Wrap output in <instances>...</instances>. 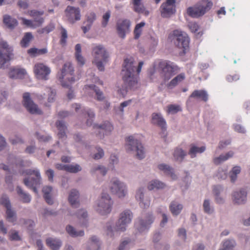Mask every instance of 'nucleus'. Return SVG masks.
I'll list each match as a JSON object with an SVG mask.
<instances>
[{
  "label": "nucleus",
  "instance_id": "33",
  "mask_svg": "<svg viewBox=\"0 0 250 250\" xmlns=\"http://www.w3.org/2000/svg\"><path fill=\"white\" fill-rule=\"evenodd\" d=\"M3 23L9 28L13 29L18 25V21L16 19L12 18L9 15L3 16Z\"/></svg>",
  "mask_w": 250,
  "mask_h": 250
},
{
  "label": "nucleus",
  "instance_id": "53",
  "mask_svg": "<svg viewBox=\"0 0 250 250\" xmlns=\"http://www.w3.org/2000/svg\"><path fill=\"white\" fill-rule=\"evenodd\" d=\"M0 204L4 206L6 208L10 207V201L6 195H3L0 198Z\"/></svg>",
  "mask_w": 250,
  "mask_h": 250
},
{
  "label": "nucleus",
  "instance_id": "32",
  "mask_svg": "<svg viewBox=\"0 0 250 250\" xmlns=\"http://www.w3.org/2000/svg\"><path fill=\"white\" fill-rule=\"evenodd\" d=\"M46 245L53 250H58L61 246V241L57 239L48 238L46 240Z\"/></svg>",
  "mask_w": 250,
  "mask_h": 250
},
{
  "label": "nucleus",
  "instance_id": "41",
  "mask_svg": "<svg viewBox=\"0 0 250 250\" xmlns=\"http://www.w3.org/2000/svg\"><path fill=\"white\" fill-rule=\"evenodd\" d=\"M66 230L67 233L72 237L81 236L84 235V231L83 230L77 231L71 226L68 225L66 227Z\"/></svg>",
  "mask_w": 250,
  "mask_h": 250
},
{
  "label": "nucleus",
  "instance_id": "11",
  "mask_svg": "<svg viewBox=\"0 0 250 250\" xmlns=\"http://www.w3.org/2000/svg\"><path fill=\"white\" fill-rule=\"evenodd\" d=\"M23 104L27 110L32 114H42V111L38 107L31 99L30 94L28 92L24 93L23 95Z\"/></svg>",
  "mask_w": 250,
  "mask_h": 250
},
{
  "label": "nucleus",
  "instance_id": "49",
  "mask_svg": "<svg viewBox=\"0 0 250 250\" xmlns=\"http://www.w3.org/2000/svg\"><path fill=\"white\" fill-rule=\"evenodd\" d=\"M235 243L233 240H226L223 243V249L219 250H231L235 246Z\"/></svg>",
  "mask_w": 250,
  "mask_h": 250
},
{
  "label": "nucleus",
  "instance_id": "25",
  "mask_svg": "<svg viewBox=\"0 0 250 250\" xmlns=\"http://www.w3.org/2000/svg\"><path fill=\"white\" fill-rule=\"evenodd\" d=\"M186 79V75L184 73H181L173 78L167 85L169 89H172L182 82Z\"/></svg>",
  "mask_w": 250,
  "mask_h": 250
},
{
  "label": "nucleus",
  "instance_id": "8",
  "mask_svg": "<svg viewBox=\"0 0 250 250\" xmlns=\"http://www.w3.org/2000/svg\"><path fill=\"white\" fill-rule=\"evenodd\" d=\"M125 148L127 151H135L136 157L142 159L145 157V150L140 141L135 138L133 136H130L126 138Z\"/></svg>",
  "mask_w": 250,
  "mask_h": 250
},
{
  "label": "nucleus",
  "instance_id": "23",
  "mask_svg": "<svg viewBox=\"0 0 250 250\" xmlns=\"http://www.w3.org/2000/svg\"><path fill=\"white\" fill-rule=\"evenodd\" d=\"M247 192L245 189H241L233 193V201L235 204H243L246 200Z\"/></svg>",
  "mask_w": 250,
  "mask_h": 250
},
{
  "label": "nucleus",
  "instance_id": "62",
  "mask_svg": "<svg viewBox=\"0 0 250 250\" xmlns=\"http://www.w3.org/2000/svg\"><path fill=\"white\" fill-rule=\"evenodd\" d=\"M98 152L94 155L93 158L96 160H98L103 157L104 155V152L100 147L97 148Z\"/></svg>",
  "mask_w": 250,
  "mask_h": 250
},
{
  "label": "nucleus",
  "instance_id": "2",
  "mask_svg": "<svg viewBox=\"0 0 250 250\" xmlns=\"http://www.w3.org/2000/svg\"><path fill=\"white\" fill-rule=\"evenodd\" d=\"M132 218L133 214L130 210L123 211L120 213L119 218L113 229L110 226L107 227V235L112 237L115 234L117 235L119 232L125 231L127 225L131 223Z\"/></svg>",
  "mask_w": 250,
  "mask_h": 250
},
{
  "label": "nucleus",
  "instance_id": "27",
  "mask_svg": "<svg viewBox=\"0 0 250 250\" xmlns=\"http://www.w3.org/2000/svg\"><path fill=\"white\" fill-rule=\"evenodd\" d=\"M26 74L23 69L11 68L9 72V76L12 79L22 78Z\"/></svg>",
  "mask_w": 250,
  "mask_h": 250
},
{
  "label": "nucleus",
  "instance_id": "15",
  "mask_svg": "<svg viewBox=\"0 0 250 250\" xmlns=\"http://www.w3.org/2000/svg\"><path fill=\"white\" fill-rule=\"evenodd\" d=\"M175 0H167L165 2L162 4L160 11L163 17H169L175 13Z\"/></svg>",
  "mask_w": 250,
  "mask_h": 250
},
{
  "label": "nucleus",
  "instance_id": "30",
  "mask_svg": "<svg viewBox=\"0 0 250 250\" xmlns=\"http://www.w3.org/2000/svg\"><path fill=\"white\" fill-rule=\"evenodd\" d=\"M190 97L200 99L204 102H207L208 100V95L207 92L204 90H194L190 95Z\"/></svg>",
  "mask_w": 250,
  "mask_h": 250
},
{
  "label": "nucleus",
  "instance_id": "46",
  "mask_svg": "<svg viewBox=\"0 0 250 250\" xmlns=\"http://www.w3.org/2000/svg\"><path fill=\"white\" fill-rule=\"evenodd\" d=\"M45 91L48 95L47 99L48 102L49 103L53 102L55 100V98L56 94V91L50 87H46Z\"/></svg>",
  "mask_w": 250,
  "mask_h": 250
},
{
  "label": "nucleus",
  "instance_id": "55",
  "mask_svg": "<svg viewBox=\"0 0 250 250\" xmlns=\"http://www.w3.org/2000/svg\"><path fill=\"white\" fill-rule=\"evenodd\" d=\"M239 78V76L237 74H229L226 76V80L229 83L236 82L238 80Z\"/></svg>",
  "mask_w": 250,
  "mask_h": 250
},
{
  "label": "nucleus",
  "instance_id": "26",
  "mask_svg": "<svg viewBox=\"0 0 250 250\" xmlns=\"http://www.w3.org/2000/svg\"><path fill=\"white\" fill-rule=\"evenodd\" d=\"M136 198L139 201V205L142 208H146L150 205V201L147 199H144L143 189H139L136 193Z\"/></svg>",
  "mask_w": 250,
  "mask_h": 250
},
{
  "label": "nucleus",
  "instance_id": "34",
  "mask_svg": "<svg viewBox=\"0 0 250 250\" xmlns=\"http://www.w3.org/2000/svg\"><path fill=\"white\" fill-rule=\"evenodd\" d=\"M187 155V153L182 149L177 147L175 149L173 155L176 161L181 162L185 156Z\"/></svg>",
  "mask_w": 250,
  "mask_h": 250
},
{
  "label": "nucleus",
  "instance_id": "50",
  "mask_svg": "<svg viewBox=\"0 0 250 250\" xmlns=\"http://www.w3.org/2000/svg\"><path fill=\"white\" fill-rule=\"evenodd\" d=\"M181 110V108L179 105L170 104L167 106V112L168 113L175 114Z\"/></svg>",
  "mask_w": 250,
  "mask_h": 250
},
{
  "label": "nucleus",
  "instance_id": "17",
  "mask_svg": "<svg viewBox=\"0 0 250 250\" xmlns=\"http://www.w3.org/2000/svg\"><path fill=\"white\" fill-rule=\"evenodd\" d=\"M34 72L38 79L47 80L48 76L50 73L49 67L42 63H37L34 67Z\"/></svg>",
  "mask_w": 250,
  "mask_h": 250
},
{
  "label": "nucleus",
  "instance_id": "43",
  "mask_svg": "<svg viewBox=\"0 0 250 250\" xmlns=\"http://www.w3.org/2000/svg\"><path fill=\"white\" fill-rule=\"evenodd\" d=\"M233 155V152L232 151H229L228 152L227 154H226L225 155H220L219 157L215 158L214 159L213 161L214 163L218 165L220 164V163L225 161L227 160H228L229 158L232 157Z\"/></svg>",
  "mask_w": 250,
  "mask_h": 250
},
{
  "label": "nucleus",
  "instance_id": "18",
  "mask_svg": "<svg viewBox=\"0 0 250 250\" xmlns=\"http://www.w3.org/2000/svg\"><path fill=\"white\" fill-rule=\"evenodd\" d=\"M167 126L165 120L161 115L157 114V132L164 142H166Z\"/></svg>",
  "mask_w": 250,
  "mask_h": 250
},
{
  "label": "nucleus",
  "instance_id": "44",
  "mask_svg": "<svg viewBox=\"0 0 250 250\" xmlns=\"http://www.w3.org/2000/svg\"><path fill=\"white\" fill-rule=\"evenodd\" d=\"M100 244L96 236H94L90 238V243L87 250H99Z\"/></svg>",
  "mask_w": 250,
  "mask_h": 250
},
{
  "label": "nucleus",
  "instance_id": "51",
  "mask_svg": "<svg viewBox=\"0 0 250 250\" xmlns=\"http://www.w3.org/2000/svg\"><path fill=\"white\" fill-rule=\"evenodd\" d=\"M222 188L220 186H214L213 188V192L214 195L216 196L215 200L217 203L220 204L222 203L223 201V200L222 198L219 197L218 196V194L220 193V190Z\"/></svg>",
  "mask_w": 250,
  "mask_h": 250
},
{
  "label": "nucleus",
  "instance_id": "60",
  "mask_svg": "<svg viewBox=\"0 0 250 250\" xmlns=\"http://www.w3.org/2000/svg\"><path fill=\"white\" fill-rule=\"evenodd\" d=\"M61 43L62 44H64L66 43V39L67 38V31L64 28H62L61 31Z\"/></svg>",
  "mask_w": 250,
  "mask_h": 250
},
{
  "label": "nucleus",
  "instance_id": "14",
  "mask_svg": "<svg viewBox=\"0 0 250 250\" xmlns=\"http://www.w3.org/2000/svg\"><path fill=\"white\" fill-rule=\"evenodd\" d=\"M12 51V48L6 42H0V68L9 60Z\"/></svg>",
  "mask_w": 250,
  "mask_h": 250
},
{
  "label": "nucleus",
  "instance_id": "37",
  "mask_svg": "<svg viewBox=\"0 0 250 250\" xmlns=\"http://www.w3.org/2000/svg\"><path fill=\"white\" fill-rule=\"evenodd\" d=\"M17 191L18 195L21 198L22 202L25 203H29L31 201L30 195L24 192L20 187H17Z\"/></svg>",
  "mask_w": 250,
  "mask_h": 250
},
{
  "label": "nucleus",
  "instance_id": "64",
  "mask_svg": "<svg viewBox=\"0 0 250 250\" xmlns=\"http://www.w3.org/2000/svg\"><path fill=\"white\" fill-rule=\"evenodd\" d=\"M10 239L11 240L18 241L21 239L20 236L19 235L18 232L16 231L12 232L10 234Z\"/></svg>",
  "mask_w": 250,
  "mask_h": 250
},
{
  "label": "nucleus",
  "instance_id": "21",
  "mask_svg": "<svg viewBox=\"0 0 250 250\" xmlns=\"http://www.w3.org/2000/svg\"><path fill=\"white\" fill-rule=\"evenodd\" d=\"M96 19V15L94 12H90L86 15V20L84 22V25L82 27L83 32L85 34L91 28L94 21Z\"/></svg>",
  "mask_w": 250,
  "mask_h": 250
},
{
  "label": "nucleus",
  "instance_id": "19",
  "mask_svg": "<svg viewBox=\"0 0 250 250\" xmlns=\"http://www.w3.org/2000/svg\"><path fill=\"white\" fill-rule=\"evenodd\" d=\"M28 13L30 17L34 19L33 21H34L36 28L41 26L44 22V18L42 17L44 14L43 11L32 10L29 11Z\"/></svg>",
  "mask_w": 250,
  "mask_h": 250
},
{
  "label": "nucleus",
  "instance_id": "39",
  "mask_svg": "<svg viewBox=\"0 0 250 250\" xmlns=\"http://www.w3.org/2000/svg\"><path fill=\"white\" fill-rule=\"evenodd\" d=\"M205 149L206 147L204 146L198 147L194 145H191V148L189 151L188 154L190 155L191 158H194L196 156L197 153H202Z\"/></svg>",
  "mask_w": 250,
  "mask_h": 250
},
{
  "label": "nucleus",
  "instance_id": "7",
  "mask_svg": "<svg viewBox=\"0 0 250 250\" xmlns=\"http://www.w3.org/2000/svg\"><path fill=\"white\" fill-rule=\"evenodd\" d=\"M74 68L70 62H66L61 70L59 79L63 87L69 88L72 83L79 79V77L75 78L74 75Z\"/></svg>",
  "mask_w": 250,
  "mask_h": 250
},
{
  "label": "nucleus",
  "instance_id": "56",
  "mask_svg": "<svg viewBox=\"0 0 250 250\" xmlns=\"http://www.w3.org/2000/svg\"><path fill=\"white\" fill-rule=\"evenodd\" d=\"M21 19L22 20V24L23 25H25L27 27H29L33 28H36L34 21H33L27 20L24 18H21Z\"/></svg>",
  "mask_w": 250,
  "mask_h": 250
},
{
  "label": "nucleus",
  "instance_id": "48",
  "mask_svg": "<svg viewBox=\"0 0 250 250\" xmlns=\"http://www.w3.org/2000/svg\"><path fill=\"white\" fill-rule=\"evenodd\" d=\"M82 170V168L80 165H67L66 171L70 173H77Z\"/></svg>",
  "mask_w": 250,
  "mask_h": 250
},
{
  "label": "nucleus",
  "instance_id": "1",
  "mask_svg": "<svg viewBox=\"0 0 250 250\" xmlns=\"http://www.w3.org/2000/svg\"><path fill=\"white\" fill-rule=\"evenodd\" d=\"M143 64V62H139L138 67L136 69L134 62L132 59L127 58L124 60L122 74L123 80L126 87L125 89H123V92L122 89H119V92L123 95L126 93L127 87L130 89H135L138 87L139 75Z\"/></svg>",
  "mask_w": 250,
  "mask_h": 250
},
{
  "label": "nucleus",
  "instance_id": "31",
  "mask_svg": "<svg viewBox=\"0 0 250 250\" xmlns=\"http://www.w3.org/2000/svg\"><path fill=\"white\" fill-rule=\"evenodd\" d=\"M56 125L59 130L58 134L59 138L66 139L65 131L67 129V127L64 123L63 121H58L56 123Z\"/></svg>",
  "mask_w": 250,
  "mask_h": 250
},
{
  "label": "nucleus",
  "instance_id": "9",
  "mask_svg": "<svg viewBox=\"0 0 250 250\" xmlns=\"http://www.w3.org/2000/svg\"><path fill=\"white\" fill-rule=\"evenodd\" d=\"M28 175H34L35 178H32L31 179L25 178L23 180L24 185L28 188H31L33 191L36 193H38L36 187L40 185L41 184V177L39 171L38 169H27L22 173Z\"/></svg>",
  "mask_w": 250,
  "mask_h": 250
},
{
  "label": "nucleus",
  "instance_id": "54",
  "mask_svg": "<svg viewBox=\"0 0 250 250\" xmlns=\"http://www.w3.org/2000/svg\"><path fill=\"white\" fill-rule=\"evenodd\" d=\"M204 211L207 213H211L213 209L210 208V203L208 200H205L203 203Z\"/></svg>",
  "mask_w": 250,
  "mask_h": 250
},
{
  "label": "nucleus",
  "instance_id": "28",
  "mask_svg": "<svg viewBox=\"0 0 250 250\" xmlns=\"http://www.w3.org/2000/svg\"><path fill=\"white\" fill-rule=\"evenodd\" d=\"M158 168L165 174L171 177L172 179L176 178V175L174 173L173 169L166 164H160L158 166Z\"/></svg>",
  "mask_w": 250,
  "mask_h": 250
},
{
  "label": "nucleus",
  "instance_id": "20",
  "mask_svg": "<svg viewBox=\"0 0 250 250\" xmlns=\"http://www.w3.org/2000/svg\"><path fill=\"white\" fill-rule=\"evenodd\" d=\"M93 127L94 129L97 130V132L100 136L101 138H102L101 134H103V136H104V134L106 135L111 132L113 129V125L107 121L104 122L103 124L100 125H94Z\"/></svg>",
  "mask_w": 250,
  "mask_h": 250
},
{
  "label": "nucleus",
  "instance_id": "36",
  "mask_svg": "<svg viewBox=\"0 0 250 250\" xmlns=\"http://www.w3.org/2000/svg\"><path fill=\"white\" fill-rule=\"evenodd\" d=\"M52 188L50 186H46L43 187L42 189V192L43 193V197L49 205H52L53 203L52 199L51 198L50 193L51 192Z\"/></svg>",
  "mask_w": 250,
  "mask_h": 250
},
{
  "label": "nucleus",
  "instance_id": "47",
  "mask_svg": "<svg viewBox=\"0 0 250 250\" xmlns=\"http://www.w3.org/2000/svg\"><path fill=\"white\" fill-rule=\"evenodd\" d=\"M241 171L240 167L235 166L233 167L231 171L230 172V178L231 181L234 182L235 181L237 178V175L239 174Z\"/></svg>",
  "mask_w": 250,
  "mask_h": 250
},
{
  "label": "nucleus",
  "instance_id": "42",
  "mask_svg": "<svg viewBox=\"0 0 250 250\" xmlns=\"http://www.w3.org/2000/svg\"><path fill=\"white\" fill-rule=\"evenodd\" d=\"M33 39V36L30 32L26 33L21 42V45L22 47H26L29 45V42Z\"/></svg>",
  "mask_w": 250,
  "mask_h": 250
},
{
  "label": "nucleus",
  "instance_id": "13",
  "mask_svg": "<svg viewBox=\"0 0 250 250\" xmlns=\"http://www.w3.org/2000/svg\"><path fill=\"white\" fill-rule=\"evenodd\" d=\"M64 13L67 21L71 23H74L81 20V15L79 7L67 6Z\"/></svg>",
  "mask_w": 250,
  "mask_h": 250
},
{
  "label": "nucleus",
  "instance_id": "61",
  "mask_svg": "<svg viewBox=\"0 0 250 250\" xmlns=\"http://www.w3.org/2000/svg\"><path fill=\"white\" fill-rule=\"evenodd\" d=\"M37 139L41 142H48L51 140V137L49 136L40 135L39 133H36Z\"/></svg>",
  "mask_w": 250,
  "mask_h": 250
},
{
  "label": "nucleus",
  "instance_id": "40",
  "mask_svg": "<svg viewBox=\"0 0 250 250\" xmlns=\"http://www.w3.org/2000/svg\"><path fill=\"white\" fill-rule=\"evenodd\" d=\"M6 219L10 222L14 223L16 221L17 217L16 212L11 209V207L6 208Z\"/></svg>",
  "mask_w": 250,
  "mask_h": 250
},
{
  "label": "nucleus",
  "instance_id": "12",
  "mask_svg": "<svg viewBox=\"0 0 250 250\" xmlns=\"http://www.w3.org/2000/svg\"><path fill=\"white\" fill-rule=\"evenodd\" d=\"M110 189L112 193L117 194L120 198L125 197L127 193L126 186L117 179L112 180Z\"/></svg>",
  "mask_w": 250,
  "mask_h": 250
},
{
  "label": "nucleus",
  "instance_id": "16",
  "mask_svg": "<svg viewBox=\"0 0 250 250\" xmlns=\"http://www.w3.org/2000/svg\"><path fill=\"white\" fill-rule=\"evenodd\" d=\"M130 21L127 19H119L116 23L117 33L120 37L124 39L130 30Z\"/></svg>",
  "mask_w": 250,
  "mask_h": 250
},
{
  "label": "nucleus",
  "instance_id": "58",
  "mask_svg": "<svg viewBox=\"0 0 250 250\" xmlns=\"http://www.w3.org/2000/svg\"><path fill=\"white\" fill-rule=\"evenodd\" d=\"M87 115L89 119L87 120L86 124L87 125H91L93 122V119L94 118L95 114L91 110L87 111Z\"/></svg>",
  "mask_w": 250,
  "mask_h": 250
},
{
  "label": "nucleus",
  "instance_id": "63",
  "mask_svg": "<svg viewBox=\"0 0 250 250\" xmlns=\"http://www.w3.org/2000/svg\"><path fill=\"white\" fill-rule=\"evenodd\" d=\"M216 177L218 179H225L227 177V173L226 171L222 169L219 170L217 174Z\"/></svg>",
  "mask_w": 250,
  "mask_h": 250
},
{
  "label": "nucleus",
  "instance_id": "22",
  "mask_svg": "<svg viewBox=\"0 0 250 250\" xmlns=\"http://www.w3.org/2000/svg\"><path fill=\"white\" fill-rule=\"evenodd\" d=\"M153 221L151 215H149L146 220L140 219L135 225L139 231L142 232L147 229Z\"/></svg>",
  "mask_w": 250,
  "mask_h": 250
},
{
  "label": "nucleus",
  "instance_id": "59",
  "mask_svg": "<svg viewBox=\"0 0 250 250\" xmlns=\"http://www.w3.org/2000/svg\"><path fill=\"white\" fill-rule=\"evenodd\" d=\"M188 26L192 32L196 33L198 31L199 28L198 24L195 22H190L188 23Z\"/></svg>",
  "mask_w": 250,
  "mask_h": 250
},
{
  "label": "nucleus",
  "instance_id": "52",
  "mask_svg": "<svg viewBox=\"0 0 250 250\" xmlns=\"http://www.w3.org/2000/svg\"><path fill=\"white\" fill-rule=\"evenodd\" d=\"M111 12L108 10L104 14L102 17V25L103 27H105L108 24L109 19L110 17Z\"/></svg>",
  "mask_w": 250,
  "mask_h": 250
},
{
  "label": "nucleus",
  "instance_id": "35",
  "mask_svg": "<svg viewBox=\"0 0 250 250\" xmlns=\"http://www.w3.org/2000/svg\"><path fill=\"white\" fill-rule=\"evenodd\" d=\"M145 25L146 23L144 21H142L136 25L133 31L134 39L137 40L140 37L142 33L143 28Z\"/></svg>",
  "mask_w": 250,
  "mask_h": 250
},
{
  "label": "nucleus",
  "instance_id": "24",
  "mask_svg": "<svg viewBox=\"0 0 250 250\" xmlns=\"http://www.w3.org/2000/svg\"><path fill=\"white\" fill-rule=\"evenodd\" d=\"M79 193L76 189H72L68 196V201L71 206L73 208H77L79 205Z\"/></svg>",
  "mask_w": 250,
  "mask_h": 250
},
{
  "label": "nucleus",
  "instance_id": "3",
  "mask_svg": "<svg viewBox=\"0 0 250 250\" xmlns=\"http://www.w3.org/2000/svg\"><path fill=\"white\" fill-rule=\"evenodd\" d=\"M168 38L178 48L181 50L179 53L180 55H185L189 51V38L186 33L175 30L169 34Z\"/></svg>",
  "mask_w": 250,
  "mask_h": 250
},
{
  "label": "nucleus",
  "instance_id": "57",
  "mask_svg": "<svg viewBox=\"0 0 250 250\" xmlns=\"http://www.w3.org/2000/svg\"><path fill=\"white\" fill-rule=\"evenodd\" d=\"M97 171H99L100 173L103 176L105 175L107 172V170L104 167L100 166L95 167L92 169L93 172H96Z\"/></svg>",
  "mask_w": 250,
  "mask_h": 250
},
{
  "label": "nucleus",
  "instance_id": "29",
  "mask_svg": "<svg viewBox=\"0 0 250 250\" xmlns=\"http://www.w3.org/2000/svg\"><path fill=\"white\" fill-rule=\"evenodd\" d=\"M85 92L91 90L94 92L97 96V100L98 101H102L104 99V96L102 91H101L95 85H86L84 86Z\"/></svg>",
  "mask_w": 250,
  "mask_h": 250
},
{
  "label": "nucleus",
  "instance_id": "5",
  "mask_svg": "<svg viewBox=\"0 0 250 250\" xmlns=\"http://www.w3.org/2000/svg\"><path fill=\"white\" fill-rule=\"evenodd\" d=\"M212 5V0H201L194 6L188 7L187 13L191 17L199 18L208 11Z\"/></svg>",
  "mask_w": 250,
  "mask_h": 250
},
{
  "label": "nucleus",
  "instance_id": "10",
  "mask_svg": "<svg viewBox=\"0 0 250 250\" xmlns=\"http://www.w3.org/2000/svg\"><path fill=\"white\" fill-rule=\"evenodd\" d=\"M113 202L108 194L103 193L101 198L98 203L97 211L102 215L110 212Z\"/></svg>",
  "mask_w": 250,
  "mask_h": 250
},
{
  "label": "nucleus",
  "instance_id": "38",
  "mask_svg": "<svg viewBox=\"0 0 250 250\" xmlns=\"http://www.w3.org/2000/svg\"><path fill=\"white\" fill-rule=\"evenodd\" d=\"M170 210L173 215H178L179 214L183 208V206L177 202H172L169 207Z\"/></svg>",
  "mask_w": 250,
  "mask_h": 250
},
{
  "label": "nucleus",
  "instance_id": "6",
  "mask_svg": "<svg viewBox=\"0 0 250 250\" xmlns=\"http://www.w3.org/2000/svg\"><path fill=\"white\" fill-rule=\"evenodd\" d=\"M92 55L94 58L93 63L100 71H104V63L108 61L109 57L108 52L102 45H96L92 48Z\"/></svg>",
  "mask_w": 250,
  "mask_h": 250
},
{
  "label": "nucleus",
  "instance_id": "45",
  "mask_svg": "<svg viewBox=\"0 0 250 250\" xmlns=\"http://www.w3.org/2000/svg\"><path fill=\"white\" fill-rule=\"evenodd\" d=\"M55 28V26L53 23H50L45 27L39 29L37 30L38 33L40 34H47L52 31Z\"/></svg>",
  "mask_w": 250,
  "mask_h": 250
},
{
  "label": "nucleus",
  "instance_id": "4",
  "mask_svg": "<svg viewBox=\"0 0 250 250\" xmlns=\"http://www.w3.org/2000/svg\"><path fill=\"white\" fill-rule=\"evenodd\" d=\"M157 70L163 79L167 81L173 76L178 73L181 68L173 62L161 60L158 63Z\"/></svg>",
  "mask_w": 250,
  "mask_h": 250
}]
</instances>
